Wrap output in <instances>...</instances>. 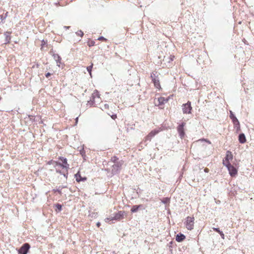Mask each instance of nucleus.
<instances>
[{
	"instance_id": "22",
	"label": "nucleus",
	"mask_w": 254,
	"mask_h": 254,
	"mask_svg": "<svg viewBox=\"0 0 254 254\" xmlns=\"http://www.w3.org/2000/svg\"><path fill=\"white\" fill-rule=\"evenodd\" d=\"M56 208V211L58 212H60L62 210V205L60 203H57L55 205Z\"/></svg>"
},
{
	"instance_id": "10",
	"label": "nucleus",
	"mask_w": 254,
	"mask_h": 254,
	"mask_svg": "<svg viewBox=\"0 0 254 254\" xmlns=\"http://www.w3.org/2000/svg\"><path fill=\"white\" fill-rule=\"evenodd\" d=\"M96 97H97L98 99L100 98V96H99V94L97 93H93L92 94V96L90 98V100L88 101V104L90 106H93L94 105V104L95 103V99Z\"/></svg>"
},
{
	"instance_id": "14",
	"label": "nucleus",
	"mask_w": 254,
	"mask_h": 254,
	"mask_svg": "<svg viewBox=\"0 0 254 254\" xmlns=\"http://www.w3.org/2000/svg\"><path fill=\"white\" fill-rule=\"evenodd\" d=\"M8 14V12L7 11L5 13H3L2 14L0 15V23H5V19L7 17Z\"/></svg>"
},
{
	"instance_id": "7",
	"label": "nucleus",
	"mask_w": 254,
	"mask_h": 254,
	"mask_svg": "<svg viewBox=\"0 0 254 254\" xmlns=\"http://www.w3.org/2000/svg\"><path fill=\"white\" fill-rule=\"evenodd\" d=\"M186 124L185 123H182L177 128L178 131L179 133V135L181 138H182L185 135V132L184 130V127Z\"/></svg>"
},
{
	"instance_id": "20",
	"label": "nucleus",
	"mask_w": 254,
	"mask_h": 254,
	"mask_svg": "<svg viewBox=\"0 0 254 254\" xmlns=\"http://www.w3.org/2000/svg\"><path fill=\"white\" fill-rule=\"evenodd\" d=\"M213 229L218 232L220 234L221 237L222 238L224 239V234H223V232L221 231L218 228H213Z\"/></svg>"
},
{
	"instance_id": "46",
	"label": "nucleus",
	"mask_w": 254,
	"mask_h": 254,
	"mask_svg": "<svg viewBox=\"0 0 254 254\" xmlns=\"http://www.w3.org/2000/svg\"><path fill=\"white\" fill-rule=\"evenodd\" d=\"M61 188H62H62H65V187H64V186H63V187H62Z\"/></svg>"
},
{
	"instance_id": "32",
	"label": "nucleus",
	"mask_w": 254,
	"mask_h": 254,
	"mask_svg": "<svg viewBox=\"0 0 254 254\" xmlns=\"http://www.w3.org/2000/svg\"><path fill=\"white\" fill-rule=\"evenodd\" d=\"M109 116H111V117L112 118V119H113V120H115V119L117 118V115L116 114H112V115H111L110 113H107Z\"/></svg>"
},
{
	"instance_id": "26",
	"label": "nucleus",
	"mask_w": 254,
	"mask_h": 254,
	"mask_svg": "<svg viewBox=\"0 0 254 254\" xmlns=\"http://www.w3.org/2000/svg\"><path fill=\"white\" fill-rule=\"evenodd\" d=\"M48 46V45H47V41H44V40H42V44H41V49H42V50L43 49L44 46Z\"/></svg>"
},
{
	"instance_id": "4",
	"label": "nucleus",
	"mask_w": 254,
	"mask_h": 254,
	"mask_svg": "<svg viewBox=\"0 0 254 254\" xmlns=\"http://www.w3.org/2000/svg\"><path fill=\"white\" fill-rule=\"evenodd\" d=\"M194 220V217H188L187 218L186 226L188 230H191L193 229Z\"/></svg>"
},
{
	"instance_id": "2",
	"label": "nucleus",
	"mask_w": 254,
	"mask_h": 254,
	"mask_svg": "<svg viewBox=\"0 0 254 254\" xmlns=\"http://www.w3.org/2000/svg\"><path fill=\"white\" fill-rule=\"evenodd\" d=\"M30 248V245L28 243H24L18 250L19 254H27Z\"/></svg>"
},
{
	"instance_id": "6",
	"label": "nucleus",
	"mask_w": 254,
	"mask_h": 254,
	"mask_svg": "<svg viewBox=\"0 0 254 254\" xmlns=\"http://www.w3.org/2000/svg\"><path fill=\"white\" fill-rule=\"evenodd\" d=\"M59 159L62 161L61 167L66 170H68L69 168V165L67 163V160L66 158L61 156L59 157Z\"/></svg>"
},
{
	"instance_id": "45",
	"label": "nucleus",
	"mask_w": 254,
	"mask_h": 254,
	"mask_svg": "<svg viewBox=\"0 0 254 254\" xmlns=\"http://www.w3.org/2000/svg\"><path fill=\"white\" fill-rule=\"evenodd\" d=\"M66 29H68L70 27L69 26H65L64 27Z\"/></svg>"
},
{
	"instance_id": "21",
	"label": "nucleus",
	"mask_w": 254,
	"mask_h": 254,
	"mask_svg": "<svg viewBox=\"0 0 254 254\" xmlns=\"http://www.w3.org/2000/svg\"><path fill=\"white\" fill-rule=\"evenodd\" d=\"M93 64H91L90 66L87 67L86 69L88 73H89L91 77H92V69L93 67Z\"/></svg>"
},
{
	"instance_id": "37",
	"label": "nucleus",
	"mask_w": 254,
	"mask_h": 254,
	"mask_svg": "<svg viewBox=\"0 0 254 254\" xmlns=\"http://www.w3.org/2000/svg\"><path fill=\"white\" fill-rule=\"evenodd\" d=\"M98 40H104V41H106L107 40V39L106 38H105L103 36H101V37H99Z\"/></svg>"
},
{
	"instance_id": "35",
	"label": "nucleus",
	"mask_w": 254,
	"mask_h": 254,
	"mask_svg": "<svg viewBox=\"0 0 254 254\" xmlns=\"http://www.w3.org/2000/svg\"><path fill=\"white\" fill-rule=\"evenodd\" d=\"M66 179L67 178V176H68V172H67V170H66V173H63V174H62Z\"/></svg>"
},
{
	"instance_id": "28",
	"label": "nucleus",
	"mask_w": 254,
	"mask_h": 254,
	"mask_svg": "<svg viewBox=\"0 0 254 254\" xmlns=\"http://www.w3.org/2000/svg\"><path fill=\"white\" fill-rule=\"evenodd\" d=\"M156 72L154 73V72H152L151 74V78L152 79V80H153V78H156L157 77V76L156 75Z\"/></svg>"
},
{
	"instance_id": "33",
	"label": "nucleus",
	"mask_w": 254,
	"mask_h": 254,
	"mask_svg": "<svg viewBox=\"0 0 254 254\" xmlns=\"http://www.w3.org/2000/svg\"><path fill=\"white\" fill-rule=\"evenodd\" d=\"M97 215V212H92L89 215L91 217H95L96 216V215Z\"/></svg>"
},
{
	"instance_id": "13",
	"label": "nucleus",
	"mask_w": 254,
	"mask_h": 254,
	"mask_svg": "<svg viewBox=\"0 0 254 254\" xmlns=\"http://www.w3.org/2000/svg\"><path fill=\"white\" fill-rule=\"evenodd\" d=\"M232 159L233 155L231 152L230 151H227L226 152V155L225 157V160L227 161V162H229V161L232 160Z\"/></svg>"
},
{
	"instance_id": "11",
	"label": "nucleus",
	"mask_w": 254,
	"mask_h": 254,
	"mask_svg": "<svg viewBox=\"0 0 254 254\" xmlns=\"http://www.w3.org/2000/svg\"><path fill=\"white\" fill-rule=\"evenodd\" d=\"M74 177L76 179V181L77 182L85 181L87 180V178L86 177H82L81 176L79 172H78L76 174H75Z\"/></svg>"
},
{
	"instance_id": "31",
	"label": "nucleus",
	"mask_w": 254,
	"mask_h": 254,
	"mask_svg": "<svg viewBox=\"0 0 254 254\" xmlns=\"http://www.w3.org/2000/svg\"><path fill=\"white\" fill-rule=\"evenodd\" d=\"M134 78H135V79L136 80V82H137L138 81V76H137L136 73L135 71L134 72V76H133Z\"/></svg>"
},
{
	"instance_id": "30",
	"label": "nucleus",
	"mask_w": 254,
	"mask_h": 254,
	"mask_svg": "<svg viewBox=\"0 0 254 254\" xmlns=\"http://www.w3.org/2000/svg\"><path fill=\"white\" fill-rule=\"evenodd\" d=\"M162 202L164 203H167L169 202V199L167 197L166 198H164L162 200Z\"/></svg>"
},
{
	"instance_id": "18",
	"label": "nucleus",
	"mask_w": 254,
	"mask_h": 254,
	"mask_svg": "<svg viewBox=\"0 0 254 254\" xmlns=\"http://www.w3.org/2000/svg\"><path fill=\"white\" fill-rule=\"evenodd\" d=\"M120 168V165L118 163H115L114 165H112V173H116L117 171H118L119 169Z\"/></svg>"
},
{
	"instance_id": "15",
	"label": "nucleus",
	"mask_w": 254,
	"mask_h": 254,
	"mask_svg": "<svg viewBox=\"0 0 254 254\" xmlns=\"http://www.w3.org/2000/svg\"><path fill=\"white\" fill-rule=\"evenodd\" d=\"M53 57L54 60L56 61L57 64H60L61 63V57L57 54H53ZM58 66L60 65L57 64Z\"/></svg>"
},
{
	"instance_id": "47",
	"label": "nucleus",
	"mask_w": 254,
	"mask_h": 254,
	"mask_svg": "<svg viewBox=\"0 0 254 254\" xmlns=\"http://www.w3.org/2000/svg\"><path fill=\"white\" fill-rule=\"evenodd\" d=\"M61 188H62H62H65V187H64V186H63V187H62Z\"/></svg>"
},
{
	"instance_id": "48",
	"label": "nucleus",
	"mask_w": 254,
	"mask_h": 254,
	"mask_svg": "<svg viewBox=\"0 0 254 254\" xmlns=\"http://www.w3.org/2000/svg\"><path fill=\"white\" fill-rule=\"evenodd\" d=\"M174 58V57H173V58H172L171 59V61H173V58Z\"/></svg>"
},
{
	"instance_id": "50",
	"label": "nucleus",
	"mask_w": 254,
	"mask_h": 254,
	"mask_svg": "<svg viewBox=\"0 0 254 254\" xmlns=\"http://www.w3.org/2000/svg\"><path fill=\"white\" fill-rule=\"evenodd\" d=\"M209 143H210V142L209 141H207Z\"/></svg>"
},
{
	"instance_id": "24",
	"label": "nucleus",
	"mask_w": 254,
	"mask_h": 254,
	"mask_svg": "<svg viewBox=\"0 0 254 254\" xmlns=\"http://www.w3.org/2000/svg\"><path fill=\"white\" fill-rule=\"evenodd\" d=\"M109 108V105L107 104H105L102 107H101V109L104 111L106 110H108Z\"/></svg>"
},
{
	"instance_id": "12",
	"label": "nucleus",
	"mask_w": 254,
	"mask_h": 254,
	"mask_svg": "<svg viewBox=\"0 0 254 254\" xmlns=\"http://www.w3.org/2000/svg\"><path fill=\"white\" fill-rule=\"evenodd\" d=\"M11 34V31H6L4 33V35L5 37V44H7L10 42L11 37L10 34Z\"/></svg>"
},
{
	"instance_id": "44",
	"label": "nucleus",
	"mask_w": 254,
	"mask_h": 254,
	"mask_svg": "<svg viewBox=\"0 0 254 254\" xmlns=\"http://www.w3.org/2000/svg\"><path fill=\"white\" fill-rule=\"evenodd\" d=\"M224 161H225V164H227V161H226L225 160H223V163L224 164Z\"/></svg>"
},
{
	"instance_id": "41",
	"label": "nucleus",
	"mask_w": 254,
	"mask_h": 254,
	"mask_svg": "<svg viewBox=\"0 0 254 254\" xmlns=\"http://www.w3.org/2000/svg\"><path fill=\"white\" fill-rule=\"evenodd\" d=\"M96 225L98 227H99L101 225V223L99 222H98L97 223Z\"/></svg>"
},
{
	"instance_id": "43",
	"label": "nucleus",
	"mask_w": 254,
	"mask_h": 254,
	"mask_svg": "<svg viewBox=\"0 0 254 254\" xmlns=\"http://www.w3.org/2000/svg\"><path fill=\"white\" fill-rule=\"evenodd\" d=\"M204 171L205 172H208V169L207 168H206V169H204Z\"/></svg>"
},
{
	"instance_id": "27",
	"label": "nucleus",
	"mask_w": 254,
	"mask_h": 254,
	"mask_svg": "<svg viewBox=\"0 0 254 254\" xmlns=\"http://www.w3.org/2000/svg\"><path fill=\"white\" fill-rule=\"evenodd\" d=\"M77 35L80 36V37H82L84 35L83 32L81 30H78L76 32Z\"/></svg>"
},
{
	"instance_id": "17",
	"label": "nucleus",
	"mask_w": 254,
	"mask_h": 254,
	"mask_svg": "<svg viewBox=\"0 0 254 254\" xmlns=\"http://www.w3.org/2000/svg\"><path fill=\"white\" fill-rule=\"evenodd\" d=\"M185 238H186V237L184 235L180 234H178L176 236V240L177 242H181L183 241L185 239Z\"/></svg>"
},
{
	"instance_id": "19",
	"label": "nucleus",
	"mask_w": 254,
	"mask_h": 254,
	"mask_svg": "<svg viewBox=\"0 0 254 254\" xmlns=\"http://www.w3.org/2000/svg\"><path fill=\"white\" fill-rule=\"evenodd\" d=\"M152 81L153 82L155 87H156L157 88H160L159 80L158 77H157L156 78H153V80Z\"/></svg>"
},
{
	"instance_id": "9",
	"label": "nucleus",
	"mask_w": 254,
	"mask_h": 254,
	"mask_svg": "<svg viewBox=\"0 0 254 254\" xmlns=\"http://www.w3.org/2000/svg\"><path fill=\"white\" fill-rule=\"evenodd\" d=\"M159 130L158 129H154L152 130L148 135L146 137L145 140L150 141L151 138L154 137L156 134L159 133Z\"/></svg>"
},
{
	"instance_id": "34",
	"label": "nucleus",
	"mask_w": 254,
	"mask_h": 254,
	"mask_svg": "<svg viewBox=\"0 0 254 254\" xmlns=\"http://www.w3.org/2000/svg\"><path fill=\"white\" fill-rule=\"evenodd\" d=\"M53 191H54L55 192H58L60 194H62V191H61V190H60L59 189H54Z\"/></svg>"
},
{
	"instance_id": "1",
	"label": "nucleus",
	"mask_w": 254,
	"mask_h": 254,
	"mask_svg": "<svg viewBox=\"0 0 254 254\" xmlns=\"http://www.w3.org/2000/svg\"><path fill=\"white\" fill-rule=\"evenodd\" d=\"M125 213V211H120L118 213H115L109 217L105 219L106 222L112 221L113 220H119L123 218L124 214Z\"/></svg>"
},
{
	"instance_id": "16",
	"label": "nucleus",
	"mask_w": 254,
	"mask_h": 254,
	"mask_svg": "<svg viewBox=\"0 0 254 254\" xmlns=\"http://www.w3.org/2000/svg\"><path fill=\"white\" fill-rule=\"evenodd\" d=\"M239 141L241 143H244L246 141V138L243 133H240L239 135Z\"/></svg>"
},
{
	"instance_id": "29",
	"label": "nucleus",
	"mask_w": 254,
	"mask_h": 254,
	"mask_svg": "<svg viewBox=\"0 0 254 254\" xmlns=\"http://www.w3.org/2000/svg\"><path fill=\"white\" fill-rule=\"evenodd\" d=\"M53 163L55 164V167H56V166H60L61 167V165H62L61 162L54 161Z\"/></svg>"
},
{
	"instance_id": "25",
	"label": "nucleus",
	"mask_w": 254,
	"mask_h": 254,
	"mask_svg": "<svg viewBox=\"0 0 254 254\" xmlns=\"http://www.w3.org/2000/svg\"><path fill=\"white\" fill-rule=\"evenodd\" d=\"M138 206L137 205H134L132 208L131 209V211L132 212H135L137 211L138 209Z\"/></svg>"
},
{
	"instance_id": "3",
	"label": "nucleus",
	"mask_w": 254,
	"mask_h": 254,
	"mask_svg": "<svg viewBox=\"0 0 254 254\" xmlns=\"http://www.w3.org/2000/svg\"><path fill=\"white\" fill-rule=\"evenodd\" d=\"M224 165L227 168L229 174L231 176H234L237 174V169L232 165L230 162H227V164H225V161H224Z\"/></svg>"
},
{
	"instance_id": "42",
	"label": "nucleus",
	"mask_w": 254,
	"mask_h": 254,
	"mask_svg": "<svg viewBox=\"0 0 254 254\" xmlns=\"http://www.w3.org/2000/svg\"><path fill=\"white\" fill-rule=\"evenodd\" d=\"M50 54L51 55H52L53 56V54H54V52H53V49H52L50 52Z\"/></svg>"
},
{
	"instance_id": "36",
	"label": "nucleus",
	"mask_w": 254,
	"mask_h": 254,
	"mask_svg": "<svg viewBox=\"0 0 254 254\" xmlns=\"http://www.w3.org/2000/svg\"><path fill=\"white\" fill-rule=\"evenodd\" d=\"M94 44H95V42H94V41H91V42L89 43L88 45H89V47H91V46H94Z\"/></svg>"
},
{
	"instance_id": "23",
	"label": "nucleus",
	"mask_w": 254,
	"mask_h": 254,
	"mask_svg": "<svg viewBox=\"0 0 254 254\" xmlns=\"http://www.w3.org/2000/svg\"><path fill=\"white\" fill-rule=\"evenodd\" d=\"M158 101L160 105L163 104L165 102H167V100H165L163 97L159 98Z\"/></svg>"
},
{
	"instance_id": "49",
	"label": "nucleus",
	"mask_w": 254,
	"mask_h": 254,
	"mask_svg": "<svg viewBox=\"0 0 254 254\" xmlns=\"http://www.w3.org/2000/svg\"><path fill=\"white\" fill-rule=\"evenodd\" d=\"M76 122H77V120H78V118H76Z\"/></svg>"
},
{
	"instance_id": "5",
	"label": "nucleus",
	"mask_w": 254,
	"mask_h": 254,
	"mask_svg": "<svg viewBox=\"0 0 254 254\" xmlns=\"http://www.w3.org/2000/svg\"><path fill=\"white\" fill-rule=\"evenodd\" d=\"M192 108L190 105V102L188 101L187 103L183 105V111L184 114H190Z\"/></svg>"
},
{
	"instance_id": "39",
	"label": "nucleus",
	"mask_w": 254,
	"mask_h": 254,
	"mask_svg": "<svg viewBox=\"0 0 254 254\" xmlns=\"http://www.w3.org/2000/svg\"><path fill=\"white\" fill-rule=\"evenodd\" d=\"M51 75V73L50 72H48L45 74V76L47 78H49Z\"/></svg>"
},
{
	"instance_id": "38",
	"label": "nucleus",
	"mask_w": 254,
	"mask_h": 254,
	"mask_svg": "<svg viewBox=\"0 0 254 254\" xmlns=\"http://www.w3.org/2000/svg\"><path fill=\"white\" fill-rule=\"evenodd\" d=\"M56 171L57 173L60 174L61 175H62L63 173V172L59 169H56Z\"/></svg>"
},
{
	"instance_id": "8",
	"label": "nucleus",
	"mask_w": 254,
	"mask_h": 254,
	"mask_svg": "<svg viewBox=\"0 0 254 254\" xmlns=\"http://www.w3.org/2000/svg\"><path fill=\"white\" fill-rule=\"evenodd\" d=\"M230 118L232 120L234 125L236 126H238V127H240V123L238 120L237 119L236 116L234 115L232 111H230Z\"/></svg>"
},
{
	"instance_id": "40",
	"label": "nucleus",
	"mask_w": 254,
	"mask_h": 254,
	"mask_svg": "<svg viewBox=\"0 0 254 254\" xmlns=\"http://www.w3.org/2000/svg\"><path fill=\"white\" fill-rule=\"evenodd\" d=\"M53 161H53V160L49 161L48 162V164H54V163H53Z\"/></svg>"
}]
</instances>
